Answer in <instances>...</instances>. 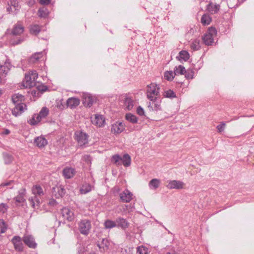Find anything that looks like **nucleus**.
<instances>
[{
	"instance_id": "f257e3e1",
	"label": "nucleus",
	"mask_w": 254,
	"mask_h": 254,
	"mask_svg": "<svg viewBox=\"0 0 254 254\" xmlns=\"http://www.w3.org/2000/svg\"><path fill=\"white\" fill-rule=\"evenodd\" d=\"M32 196L28 199L31 205L35 208L40 203L42 196L44 195L42 188L39 185L33 186L32 188Z\"/></svg>"
},
{
	"instance_id": "f03ea898",
	"label": "nucleus",
	"mask_w": 254,
	"mask_h": 254,
	"mask_svg": "<svg viewBox=\"0 0 254 254\" xmlns=\"http://www.w3.org/2000/svg\"><path fill=\"white\" fill-rule=\"evenodd\" d=\"M147 98L149 100L156 99L160 98V86L159 85L151 83L147 86L146 90Z\"/></svg>"
},
{
	"instance_id": "7ed1b4c3",
	"label": "nucleus",
	"mask_w": 254,
	"mask_h": 254,
	"mask_svg": "<svg viewBox=\"0 0 254 254\" xmlns=\"http://www.w3.org/2000/svg\"><path fill=\"white\" fill-rule=\"evenodd\" d=\"M49 112V109L47 108L43 107L38 114H35L32 118L28 121V123L31 125L37 124L48 116Z\"/></svg>"
},
{
	"instance_id": "20e7f679",
	"label": "nucleus",
	"mask_w": 254,
	"mask_h": 254,
	"mask_svg": "<svg viewBox=\"0 0 254 254\" xmlns=\"http://www.w3.org/2000/svg\"><path fill=\"white\" fill-rule=\"evenodd\" d=\"M74 139L80 147H85L88 143V135L81 131H76L74 135Z\"/></svg>"
},
{
	"instance_id": "39448f33",
	"label": "nucleus",
	"mask_w": 254,
	"mask_h": 254,
	"mask_svg": "<svg viewBox=\"0 0 254 254\" xmlns=\"http://www.w3.org/2000/svg\"><path fill=\"white\" fill-rule=\"evenodd\" d=\"M217 31L213 27L209 28L207 32L202 37L203 42L206 45H211L214 43V38L216 35Z\"/></svg>"
},
{
	"instance_id": "423d86ee",
	"label": "nucleus",
	"mask_w": 254,
	"mask_h": 254,
	"mask_svg": "<svg viewBox=\"0 0 254 254\" xmlns=\"http://www.w3.org/2000/svg\"><path fill=\"white\" fill-rule=\"evenodd\" d=\"M78 227L82 234L87 235L89 234L91 228L90 222L86 219L82 220L79 223Z\"/></svg>"
},
{
	"instance_id": "0eeeda50",
	"label": "nucleus",
	"mask_w": 254,
	"mask_h": 254,
	"mask_svg": "<svg viewBox=\"0 0 254 254\" xmlns=\"http://www.w3.org/2000/svg\"><path fill=\"white\" fill-rule=\"evenodd\" d=\"M148 107L151 111L158 112L162 110L161 100L160 98L153 100H150Z\"/></svg>"
},
{
	"instance_id": "6e6552de",
	"label": "nucleus",
	"mask_w": 254,
	"mask_h": 254,
	"mask_svg": "<svg viewBox=\"0 0 254 254\" xmlns=\"http://www.w3.org/2000/svg\"><path fill=\"white\" fill-rule=\"evenodd\" d=\"M185 186V184L180 181L172 180L168 182L166 187L169 189H183Z\"/></svg>"
},
{
	"instance_id": "1a4fd4ad",
	"label": "nucleus",
	"mask_w": 254,
	"mask_h": 254,
	"mask_svg": "<svg viewBox=\"0 0 254 254\" xmlns=\"http://www.w3.org/2000/svg\"><path fill=\"white\" fill-rule=\"evenodd\" d=\"M61 214L63 218L68 221H71L73 220L74 218L73 212L68 208L65 207L63 208L61 210Z\"/></svg>"
},
{
	"instance_id": "9d476101",
	"label": "nucleus",
	"mask_w": 254,
	"mask_h": 254,
	"mask_svg": "<svg viewBox=\"0 0 254 254\" xmlns=\"http://www.w3.org/2000/svg\"><path fill=\"white\" fill-rule=\"evenodd\" d=\"M23 241L29 248L34 249L37 246L33 237L30 235H25L23 238Z\"/></svg>"
},
{
	"instance_id": "9b49d317",
	"label": "nucleus",
	"mask_w": 254,
	"mask_h": 254,
	"mask_svg": "<svg viewBox=\"0 0 254 254\" xmlns=\"http://www.w3.org/2000/svg\"><path fill=\"white\" fill-rule=\"evenodd\" d=\"M132 193L127 190H126L120 194V199L124 202H129L132 199Z\"/></svg>"
},
{
	"instance_id": "f8f14e48",
	"label": "nucleus",
	"mask_w": 254,
	"mask_h": 254,
	"mask_svg": "<svg viewBox=\"0 0 254 254\" xmlns=\"http://www.w3.org/2000/svg\"><path fill=\"white\" fill-rule=\"evenodd\" d=\"M11 242L13 244L15 249L18 251L23 250V244L21 238L19 236H14L11 240Z\"/></svg>"
},
{
	"instance_id": "ddd939ff",
	"label": "nucleus",
	"mask_w": 254,
	"mask_h": 254,
	"mask_svg": "<svg viewBox=\"0 0 254 254\" xmlns=\"http://www.w3.org/2000/svg\"><path fill=\"white\" fill-rule=\"evenodd\" d=\"M23 86L25 88H30L35 85V82L32 78V76L29 74H25L23 80Z\"/></svg>"
},
{
	"instance_id": "4468645a",
	"label": "nucleus",
	"mask_w": 254,
	"mask_h": 254,
	"mask_svg": "<svg viewBox=\"0 0 254 254\" xmlns=\"http://www.w3.org/2000/svg\"><path fill=\"white\" fill-rule=\"evenodd\" d=\"M125 129V125L122 122H116L112 126L111 131L114 133H120Z\"/></svg>"
},
{
	"instance_id": "2eb2a0df",
	"label": "nucleus",
	"mask_w": 254,
	"mask_h": 254,
	"mask_svg": "<svg viewBox=\"0 0 254 254\" xmlns=\"http://www.w3.org/2000/svg\"><path fill=\"white\" fill-rule=\"evenodd\" d=\"M75 170L71 167H65L63 171V174L65 179H70L75 174Z\"/></svg>"
},
{
	"instance_id": "dca6fc26",
	"label": "nucleus",
	"mask_w": 254,
	"mask_h": 254,
	"mask_svg": "<svg viewBox=\"0 0 254 254\" xmlns=\"http://www.w3.org/2000/svg\"><path fill=\"white\" fill-rule=\"evenodd\" d=\"M15 107L12 110V114L15 117L20 115L23 112L26 107L25 104L15 105Z\"/></svg>"
},
{
	"instance_id": "f3484780",
	"label": "nucleus",
	"mask_w": 254,
	"mask_h": 254,
	"mask_svg": "<svg viewBox=\"0 0 254 254\" xmlns=\"http://www.w3.org/2000/svg\"><path fill=\"white\" fill-rule=\"evenodd\" d=\"M34 142V144L39 148L44 147L48 143L47 139L42 136L35 138Z\"/></svg>"
},
{
	"instance_id": "a211bd4d",
	"label": "nucleus",
	"mask_w": 254,
	"mask_h": 254,
	"mask_svg": "<svg viewBox=\"0 0 254 254\" xmlns=\"http://www.w3.org/2000/svg\"><path fill=\"white\" fill-rule=\"evenodd\" d=\"M92 123L97 127H103L105 124V119L102 115H96L94 119L92 121Z\"/></svg>"
},
{
	"instance_id": "6ab92c4d",
	"label": "nucleus",
	"mask_w": 254,
	"mask_h": 254,
	"mask_svg": "<svg viewBox=\"0 0 254 254\" xmlns=\"http://www.w3.org/2000/svg\"><path fill=\"white\" fill-rule=\"evenodd\" d=\"M220 9L219 4H214L212 2H209L207 5V10L211 14H215L218 12Z\"/></svg>"
},
{
	"instance_id": "aec40b11",
	"label": "nucleus",
	"mask_w": 254,
	"mask_h": 254,
	"mask_svg": "<svg viewBox=\"0 0 254 254\" xmlns=\"http://www.w3.org/2000/svg\"><path fill=\"white\" fill-rule=\"evenodd\" d=\"M117 227H121L123 229H125L128 227L129 223L124 218L118 217L116 220Z\"/></svg>"
},
{
	"instance_id": "412c9836",
	"label": "nucleus",
	"mask_w": 254,
	"mask_h": 254,
	"mask_svg": "<svg viewBox=\"0 0 254 254\" xmlns=\"http://www.w3.org/2000/svg\"><path fill=\"white\" fill-rule=\"evenodd\" d=\"M24 100V97L20 94H15L12 96V102L15 105L24 104L22 102Z\"/></svg>"
},
{
	"instance_id": "4be33fe9",
	"label": "nucleus",
	"mask_w": 254,
	"mask_h": 254,
	"mask_svg": "<svg viewBox=\"0 0 254 254\" xmlns=\"http://www.w3.org/2000/svg\"><path fill=\"white\" fill-rule=\"evenodd\" d=\"M80 104V100L76 98H70L67 101V106L70 108H74L78 106Z\"/></svg>"
},
{
	"instance_id": "5701e85b",
	"label": "nucleus",
	"mask_w": 254,
	"mask_h": 254,
	"mask_svg": "<svg viewBox=\"0 0 254 254\" xmlns=\"http://www.w3.org/2000/svg\"><path fill=\"white\" fill-rule=\"evenodd\" d=\"M24 31L23 26L19 23L15 24L13 27L12 33L14 35H17L22 33Z\"/></svg>"
},
{
	"instance_id": "b1692460",
	"label": "nucleus",
	"mask_w": 254,
	"mask_h": 254,
	"mask_svg": "<svg viewBox=\"0 0 254 254\" xmlns=\"http://www.w3.org/2000/svg\"><path fill=\"white\" fill-rule=\"evenodd\" d=\"M124 105L127 110H131L134 106L133 100L130 97H126L124 99Z\"/></svg>"
},
{
	"instance_id": "393cba45",
	"label": "nucleus",
	"mask_w": 254,
	"mask_h": 254,
	"mask_svg": "<svg viewBox=\"0 0 254 254\" xmlns=\"http://www.w3.org/2000/svg\"><path fill=\"white\" fill-rule=\"evenodd\" d=\"M94 102L93 97L89 94L84 95L83 104L87 107H90Z\"/></svg>"
},
{
	"instance_id": "a878e982",
	"label": "nucleus",
	"mask_w": 254,
	"mask_h": 254,
	"mask_svg": "<svg viewBox=\"0 0 254 254\" xmlns=\"http://www.w3.org/2000/svg\"><path fill=\"white\" fill-rule=\"evenodd\" d=\"M26 193V190L25 189H21L19 191L18 195L15 198V200L16 202H23L25 199L24 198V196Z\"/></svg>"
},
{
	"instance_id": "bb28decb",
	"label": "nucleus",
	"mask_w": 254,
	"mask_h": 254,
	"mask_svg": "<svg viewBox=\"0 0 254 254\" xmlns=\"http://www.w3.org/2000/svg\"><path fill=\"white\" fill-rule=\"evenodd\" d=\"M160 181L158 179H152L149 183V187L151 189L156 190L160 186Z\"/></svg>"
},
{
	"instance_id": "cd10ccee",
	"label": "nucleus",
	"mask_w": 254,
	"mask_h": 254,
	"mask_svg": "<svg viewBox=\"0 0 254 254\" xmlns=\"http://www.w3.org/2000/svg\"><path fill=\"white\" fill-rule=\"evenodd\" d=\"M131 162V158L129 155L127 154H125L121 157V163L125 166L128 167L130 166Z\"/></svg>"
},
{
	"instance_id": "c85d7f7f",
	"label": "nucleus",
	"mask_w": 254,
	"mask_h": 254,
	"mask_svg": "<svg viewBox=\"0 0 254 254\" xmlns=\"http://www.w3.org/2000/svg\"><path fill=\"white\" fill-rule=\"evenodd\" d=\"M109 245V242L107 239H103L102 242L98 244V246L101 251H104L107 250Z\"/></svg>"
},
{
	"instance_id": "c756f323",
	"label": "nucleus",
	"mask_w": 254,
	"mask_h": 254,
	"mask_svg": "<svg viewBox=\"0 0 254 254\" xmlns=\"http://www.w3.org/2000/svg\"><path fill=\"white\" fill-rule=\"evenodd\" d=\"M42 55L43 54L42 52L33 54L29 60V63L34 64L37 62L39 60L42 58Z\"/></svg>"
},
{
	"instance_id": "7c9ffc66",
	"label": "nucleus",
	"mask_w": 254,
	"mask_h": 254,
	"mask_svg": "<svg viewBox=\"0 0 254 254\" xmlns=\"http://www.w3.org/2000/svg\"><path fill=\"white\" fill-rule=\"evenodd\" d=\"M211 21V17L207 14H203L201 18V22L203 25H209Z\"/></svg>"
},
{
	"instance_id": "2f4dec72",
	"label": "nucleus",
	"mask_w": 254,
	"mask_h": 254,
	"mask_svg": "<svg viewBox=\"0 0 254 254\" xmlns=\"http://www.w3.org/2000/svg\"><path fill=\"white\" fill-rule=\"evenodd\" d=\"M105 228L106 229H111L117 227L116 222L112 221L111 220L108 219L106 220L104 223Z\"/></svg>"
},
{
	"instance_id": "473e14b6",
	"label": "nucleus",
	"mask_w": 254,
	"mask_h": 254,
	"mask_svg": "<svg viewBox=\"0 0 254 254\" xmlns=\"http://www.w3.org/2000/svg\"><path fill=\"white\" fill-rule=\"evenodd\" d=\"M49 14V11L46 7H43L39 9L38 11V14L40 17L45 18Z\"/></svg>"
},
{
	"instance_id": "72a5a7b5",
	"label": "nucleus",
	"mask_w": 254,
	"mask_h": 254,
	"mask_svg": "<svg viewBox=\"0 0 254 254\" xmlns=\"http://www.w3.org/2000/svg\"><path fill=\"white\" fill-rule=\"evenodd\" d=\"M126 119L132 124L136 123L138 121L137 118L135 115L131 113H128L126 114Z\"/></svg>"
},
{
	"instance_id": "f704fd0d",
	"label": "nucleus",
	"mask_w": 254,
	"mask_h": 254,
	"mask_svg": "<svg viewBox=\"0 0 254 254\" xmlns=\"http://www.w3.org/2000/svg\"><path fill=\"white\" fill-rule=\"evenodd\" d=\"M164 78L168 81H172L174 78L175 74L173 71H166L164 72Z\"/></svg>"
},
{
	"instance_id": "c9c22d12",
	"label": "nucleus",
	"mask_w": 254,
	"mask_h": 254,
	"mask_svg": "<svg viewBox=\"0 0 254 254\" xmlns=\"http://www.w3.org/2000/svg\"><path fill=\"white\" fill-rule=\"evenodd\" d=\"M41 31V27L39 25L34 24L31 25L30 28V32L31 34L34 35H37Z\"/></svg>"
},
{
	"instance_id": "e433bc0d",
	"label": "nucleus",
	"mask_w": 254,
	"mask_h": 254,
	"mask_svg": "<svg viewBox=\"0 0 254 254\" xmlns=\"http://www.w3.org/2000/svg\"><path fill=\"white\" fill-rule=\"evenodd\" d=\"M163 96L166 98H174L176 97V95L173 90L168 89L163 92Z\"/></svg>"
},
{
	"instance_id": "4c0bfd02",
	"label": "nucleus",
	"mask_w": 254,
	"mask_h": 254,
	"mask_svg": "<svg viewBox=\"0 0 254 254\" xmlns=\"http://www.w3.org/2000/svg\"><path fill=\"white\" fill-rule=\"evenodd\" d=\"M174 71L175 72V75H177L179 74H184L185 72H186V69L183 65H180L178 66H175V67L174 68Z\"/></svg>"
},
{
	"instance_id": "58836bf2",
	"label": "nucleus",
	"mask_w": 254,
	"mask_h": 254,
	"mask_svg": "<svg viewBox=\"0 0 254 254\" xmlns=\"http://www.w3.org/2000/svg\"><path fill=\"white\" fill-rule=\"evenodd\" d=\"M9 64L7 63H5L4 65H0V72L3 73L4 74H7L10 68Z\"/></svg>"
},
{
	"instance_id": "ea45409f",
	"label": "nucleus",
	"mask_w": 254,
	"mask_h": 254,
	"mask_svg": "<svg viewBox=\"0 0 254 254\" xmlns=\"http://www.w3.org/2000/svg\"><path fill=\"white\" fill-rule=\"evenodd\" d=\"M179 57L185 61H187L190 57L189 53L186 51H182L179 53Z\"/></svg>"
},
{
	"instance_id": "a19ab883",
	"label": "nucleus",
	"mask_w": 254,
	"mask_h": 254,
	"mask_svg": "<svg viewBox=\"0 0 254 254\" xmlns=\"http://www.w3.org/2000/svg\"><path fill=\"white\" fill-rule=\"evenodd\" d=\"M112 161L114 164H116L117 165H120L122 164L121 157L118 154L113 155L112 158Z\"/></svg>"
},
{
	"instance_id": "79ce46f5",
	"label": "nucleus",
	"mask_w": 254,
	"mask_h": 254,
	"mask_svg": "<svg viewBox=\"0 0 254 254\" xmlns=\"http://www.w3.org/2000/svg\"><path fill=\"white\" fill-rule=\"evenodd\" d=\"M199 42V40L195 39L191 44V48L193 50H198L200 47Z\"/></svg>"
},
{
	"instance_id": "37998d69",
	"label": "nucleus",
	"mask_w": 254,
	"mask_h": 254,
	"mask_svg": "<svg viewBox=\"0 0 254 254\" xmlns=\"http://www.w3.org/2000/svg\"><path fill=\"white\" fill-rule=\"evenodd\" d=\"M91 190V186L89 185H86L83 186L80 189V192L81 193L85 194Z\"/></svg>"
},
{
	"instance_id": "c03bdc74",
	"label": "nucleus",
	"mask_w": 254,
	"mask_h": 254,
	"mask_svg": "<svg viewBox=\"0 0 254 254\" xmlns=\"http://www.w3.org/2000/svg\"><path fill=\"white\" fill-rule=\"evenodd\" d=\"M193 74L194 72L192 70L188 69V70H186L184 75L187 79H192L193 78Z\"/></svg>"
},
{
	"instance_id": "a18cd8bd",
	"label": "nucleus",
	"mask_w": 254,
	"mask_h": 254,
	"mask_svg": "<svg viewBox=\"0 0 254 254\" xmlns=\"http://www.w3.org/2000/svg\"><path fill=\"white\" fill-rule=\"evenodd\" d=\"M147 250L143 246H140L137 248V254H147Z\"/></svg>"
},
{
	"instance_id": "49530a36",
	"label": "nucleus",
	"mask_w": 254,
	"mask_h": 254,
	"mask_svg": "<svg viewBox=\"0 0 254 254\" xmlns=\"http://www.w3.org/2000/svg\"><path fill=\"white\" fill-rule=\"evenodd\" d=\"M6 229V225L3 220L0 219V233L5 232Z\"/></svg>"
},
{
	"instance_id": "de8ad7c7",
	"label": "nucleus",
	"mask_w": 254,
	"mask_h": 254,
	"mask_svg": "<svg viewBox=\"0 0 254 254\" xmlns=\"http://www.w3.org/2000/svg\"><path fill=\"white\" fill-rule=\"evenodd\" d=\"M226 127V124L225 122H222L220 125H218L216 128L218 130V132H222L224 130V129Z\"/></svg>"
},
{
	"instance_id": "09e8293b",
	"label": "nucleus",
	"mask_w": 254,
	"mask_h": 254,
	"mask_svg": "<svg viewBox=\"0 0 254 254\" xmlns=\"http://www.w3.org/2000/svg\"><path fill=\"white\" fill-rule=\"evenodd\" d=\"M8 4L10 6H12L15 10L16 8L18 6V2L16 0H10L9 2H8Z\"/></svg>"
},
{
	"instance_id": "8fccbe9b",
	"label": "nucleus",
	"mask_w": 254,
	"mask_h": 254,
	"mask_svg": "<svg viewBox=\"0 0 254 254\" xmlns=\"http://www.w3.org/2000/svg\"><path fill=\"white\" fill-rule=\"evenodd\" d=\"M29 75H31L32 78L35 82V80L38 77V73L36 71H31L29 72Z\"/></svg>"
},
{
	"instance_id": "3c124183",
	"label": "nucleus",
	"mask_w": 254,
	"mask_h": 254,
	"mask_svg": "<svg viewBox=\"0 0 254 254\" xmlns=\"http://www.w3.org/2000/svg\"><path fill=\"white\" fill-rule=\"evenodd\" d=\"M7 209V206L6 204L4 203H1L0 204V211L4 213Z\"/></svg>"
},
{
	"instance_id": "603ef678",
	"label": "nucleus",
	"mask_w": 254,
	"mask_h": 254,
	"mask_svg": "<svg viewBox=\"0 0 254 254\" xmlns=\"http://www.w3.org/2000/svg\"><path fill=\"white\" fill-rule=\"evenodd\" d=\"M136 112L139 116H143L144 114V110L140 106L137 107L136 109Z\"/></svg>"
},
{
	"instance_id": "864d4df0",
	"label": "nucleus",
	"mask_w": 254,
	"mask_h": 254,
	"mask_svg": "<svg viewBox=\"0 0 254 254\" xmlns=\"http://www.w3.org/2000/svg\"><path fill=\"white\" fill-rule=\"evenodd\" d=\"M12 183H13L12 181H8L7 182H6V183H2L0 185V188H1L2 187L10 186Z\"/></svg>"
},
{
	"instance_id": "5fc2aeb1",
	"label": "nucleus",
	"mask_w": 254,
	"mask_h": 254,
	"mask_svg": "<svg viewBox=\"0 0 254 254\" xmlns=\"http://www.w3.org/2000/svg\"><path fill=\"white\" fill-rule=\"evenodd\" d=\"M51 2V0H40V1L39 2L41 4H48L50 3Z\"/></svg>"
},
{
	"instance_id": "6e6d98bb",
	"label": "nucleus",
	"mask_w": 254,
	"mask_h": 254,
	"mask_svg": "<svg viewBox=\"0 0 254 254\" xmlns=\"http://www.w3.org/2000/svg\"><path fill=\"white\" fill-rule=\"evenodd\" d=\"M5 161L6 163H9L12 161V158L10 156H7L5 157Z\"/></svg>"
},
{
	"instance_id": "4d7b16f0",
	"label": "nucleus",
	"mask_w": 254,
	"mask_h": 254,
	"mask_svg": "<svg viewBox=\"0 0 254 254\" xmlns=\"http://www.w3.org/2000/svg\"><path fill=\"white\" fill-rule=\"evenodd\" d=\"M38 89L39 90H41V91L44 92V91H46L47 88L46 86L42 85V86H38Z\"/></svg>"
},
{
	"instance_id": "13d9d810",
	"label": "nucleus",
	"mask_w": 254,
	"mask_h": 254,
	"mask_svg": "<svg viewBox=\"0 0 254 254\" xmlns=\"http://www.w3.org/2000/svg\"><path fill=\"white\" fill-rule=\"evenodd\" d=\"M35 3V0H29L27 1V4L29 6H32Z\"/></svg>"
},
{
	"instance_id": "bf43d9fd",
	"label": "nucleus",
	"mask_w": 254,
	"mask_h": 254,
	"mask_svg": "<svg viewBox=\"0 0 254 254\" xmlns=\"http://www.w3.org/2000/svg\"><path fill=\"white\" fill-rule=\"evenodd\" d=\"M10 133V130L8 129H5L2 132V134L7 135Z\"/></svg>"
},
{
	"instance_id": "052dcab7",
	"label": "nucleus",
	"mask_w": 254,
	"mask_h": 254,
	"mask_svg": "<svg viewBox=\"0 0 254 254\" xmlns=\"http://www.w3.org/2000/svg\"><path fill=\"white\" fill-rule=\"evenodd\" d=\"M21 41L19 39L17 42H11V44H12V45H17V44H19L21 42Z\"/></svg>"
},
{
	"instance_id": "680f3d73",
	"label": "nucleus",
	"mask_w": 254,
	"mask_h": 254,
	"mask_svg": "<svg viewBox=\"0 0 254 254\" xmlns=\"http://www.w3.org/2000/svg\"><path fill=\"white\" fill-rule=\"evenodd\" d=\"M7 11H8L9 12H10L11 11V10L12 11V8H11V7L10 6H9V7H8L7 8Z\"/></svg>"
},
{
	"instance_id": "e2e57ef3",
	"label": "nucleus",
	"mask_w": 254,
	"mask_h": 254,
	"mask_svg": "<svg viewBox=\"0 0 254 254\" xmlns=\"http://www.w3.org/2000/svg\"><path fill=\"white\" fill-rule=\"evenodd\" d=\"M1 94H2L1 90L0 89V96L1 95Z\"/></svg>"
},
{
	"instance_id": "0e129e2a",
	"label": "nucleus",
	"mask_w": 254,
	"mask_h": 254,
	"mask_svg": "<svg viewBox=\"0 0 254 254\" xmlns=\"http://www.w3.org/2000/svg\"><path fill=\"white\" fill-rule=\"evenodd\" d=\"M88 157H89V156H84V158H88Z\"/></svg>"
},
{
	"instance_id": "69168bd1",
	"label": "nucleus",
	"mask_w": 254,
	"mask_h": 254,
	"mask_svg": "<svg viewBox=\"0 0 254 254\" xmlns=\"http://www.w3.org/2000/svg\"><path fill=\"white\" fill-rule=\"evenodd\" d=\"M167 254H171L170 253H167Z\"/></svg>"
}]
</instances>
